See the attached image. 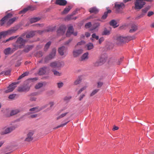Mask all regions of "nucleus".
<instances>
[{
  "label": "nucleus",
  "mask_w": 154,
  "mask_h": 154,
  "mask_svg": "<svg viewBox=\"0 0 154 154\" xmlns=\"http://www.w3.org/2000/svg\"><path fill=\"white\" fill-rule=\"evenodd\" d=\"M26 42V40L23 39L22 37L18 38L15 44L13 45L14 48L12 49V52H14L18 49L23 48Z\"/></svg>",
  "instance_id": "f257e3e1"
},
{
  "label": "nucleus",
  "mask_w": 154,
  "mask_h": 154,
  "mask_svg": "<svg viewBox=\"0 0 154 154\" xmlns=\"http://www.w3.org/2000/svg\"><path fill=\"white\" fill-rule=\"evenodd\" d=\"M135 37L134 36H128L127 37L119 36L116 39L117 42L118 44L128 42L129 41L135 39Z\"/></svg>",
  "instance_id": "f03ea898"
},
{
  "label": "nucleus",
  "mask_w": 154,
  "mask_h": 154,
  "mask_svg": "<svg viewBox=\"0 0 154 154\" xmlns=\"http://www.w3.org/2000/svg\"><path fill=\"white\" fill-rule=\"evenodd\" d=\"M125 5L122 2H116L114 4L115 12L117 13H121L125 8Z\"/></svg>",
  "instance_id": "7ed1b4c3"
},
{
  "label": "nucleus",
  "mask_w": 154,
  "mask_h": 154,
  "mask_svg": "<svg viewBox=\"0 0 154 154\" xmlns=\"http://www.w3.org/2000/svg\"><path fill=\"white\" fill-rule=\"evenodd\" d=\"M107 58V55L106 54H102L100 56L99 61H97L94 64L96 66H98L104 63L106 61Z\"/></svg>",
  "instance_id": "20e7f679"
},
{
  "label": "nucleus",
  "mask_w": 154,
  "mask_h": 154,
  "mask_svg": "<svg viewBox=\"0 0 154 154\" xmlns=\"http://www.w3.org/2000/svg\"><path fill=\"white\" fill-rule=\"evenodd\" d=\"M134 2V9L135 10H140L145 5V3L142 0H135Z\"/></svg>",
  "instance_id": "39448f33"
},
{
  "label": "nucleus",
  "mask_w": 154,
  "mask_h": 154,
  "mask_svg": "<svg viewBox=\"0 0 154 154\" xmlns=\"http://www.w3.org/2000/svg\"><path fill=\"white\" fill-rule=\"evenodd\" d=\"M50 31L49 29H46L44 30H39L38 31H31L28 33L26 36V38H30L34 36L36 32H38L41 34L43 32H48Z\"/></svg>",
  "instance_id": "423d86ee"
},
{
  "label": "nucleus",
  "mask_w": 154,
  "mask_h": 154,
  "mask_svg": "<svg viewBox=\"0 0 154 154\" xmlns=\"http://www.w3.org/2000/svg\"><path fill=\"white\" fill-rule=\"evenodd\" d=\"M16 128V127L15 126L5 127L3 129V133L4 134L9 133L15 130Z\"/></svg>",
  "instance_id": "0eeeda50"
},
{
  "label": "nucleus",
  "mask_w": 154,
  "mask_h": 154,
  "mask_svg": "<svg viewBox=\"0 0 154 154\" xmlns=\"http://www.w3.org/2000/svg\"><path fill=\"white\" fill-rule=\"evenodd\" d=\"M12 14L11 13H8L6 16L4 17L0 21V25L1 26H3L8 19L12 17Z\"/></svg>",
  "instance_id": "6e6552de"
},
{
  "label": "nucleus",
  "mask_w": 154,
  "mask_h": 154,
  "mask_svg": "<svg viewBox=\"0 0 154 154\" xmlns=\"http://www.w3.org/2000/svg\"><path fill=\"white\" fill-rule=\"evenodd\" d=\"M83 52V50L82 49H74L73 50L72 54L74 57H76L81 54Z\"/></svg>",
  "instance_id": "1a4fd4ad"
},
{
  "label": "nucleus",
  "mask_w": 154,
  "mask_h": 154,
  "mask_svg": "<svg viewBox=\"0 0 154 154\" xmlns=\"http://www.w3.org/2000/svg\"><path fill=\"white\" fill-rule=\"evenodd\" d=\"M17 84V82H14L10 85L8 87V89L5 91V92L8 93L12 91L16 87V85Z\"/></svg>",
  "instance_id": "9d476101"
},
{
  "label": "nucleus",
  "mask_w": 154,
  "mask_h": 154,
  "mask_svg": "<svg viewBox=\"0 0 154 154\" xmlns=\"http://www.w3.org/2000/svg\"><path fill=\"white\" fill-rule=\"evenodd\" d=\"M42 109V108L40 107L39 106H37L33 107L30 109L29 111L31 112H29L28 113V114L29 115L32 113L38 112Z\"/></svg>",
  "instance_id": "9b49d317"
},
{
  "label": "nucleus",
  "mask_w": 154,
  "mask_h": 154,
  "mask_svg": "<svg viewBox=\"0 0 154 154\" xmlns=\"http://www.w3.org/2000/svg\"><path fill=\"white\" fill-rule=\"evenodd\" d=\"M66 27L64 26H61L57 30V35H62L65 32Z\"/></svg>",
  "instance_id": "f8f14e48"
},
{
  "label": "nucleus",
  "mask_w": 154,
  "mask_h": 154,
  "mask_svg": "<svg viewBox=\"0 0 154 154\" xmlns=\"http://www.w3.org/2000/svg\"><path fill=\"white\" fill-rule=\"evenodd\" d=\"M56 53V49L54 48H53L51 52L49 54V56L46 57L45 58V60H50L54 58V57L55 56Z\"/></svg>",
  "instance_id": "ddd939ff"
},
{
  "label": "nucleus",
  "mask_w": 154,
  "mask_h": 154,
  "mask_svg": "<svg viewBox=\"0 0 154 154\" xmlns=\"http://www.w3.org/2000/svg\"><path fill=\"white\" fill-rule=\"evenodd\" d=\"M34 133L32 131L29 132L27 134V137L25 140V141L27 142H29L33 140L32 136Z\"/></svg>",
  "instance_id": "4468645a"
},
{
  "label": "nucleus",
  "mask_w": 154,
  "mask_h": 154,
  "mask_svg": "<svg viewBox=\"0 0 154 154\" xmlns=\"http://www.w3.org/2000/svg\"><path fill=\"white\" fill-rule=\"evenodd\" d=\"M15 32V30H14L11 29L2 32H1L3 37H5L7 35L11 34L12 33H14Z\"/></svg>",
  "instance_id": "2eb2a0df"
},
{
  "label": "nucleus",
  "mask_w": 154,
  "mask_h": 154,
  "mask_svg": "<svg viewBox=\"0 0 154 154\" xmlns=\"http://www.w3.org/2000/svg\"><path fill=\"white\" fill-rule=\"evenodd\" d=\"M66 50L67 48L63 46L59 48L58 52L60 55L62 56L66 53Z\"/></svg>",
  "instance_id": "dca6fc26"
},
{
  "label": "nucleus",
  "mask_w": 154,
  "mask_h": 154,
  "mask_svg": "<svg viewBox=\"0 0 154 154\" xmlns=\"http://www.w3.org/2000/svg\"><path fill=\"white\" fill-rule=\"evenodd\" d=\"M48 68L46 67H43L40 68L38 72V74L40 75H42L45 74Z\"/></svg>",
  "instance_id": "f3484780"
},
{
  "label": "nucleus",
  "mask_w": 154,
  "mask_h": 154,
  "mask_svg": "<svg viewBox=\"0 0 154 154\" xmlns=\"http://www.w3.org/2000/svg\"><path fill=\"white\" fill-rule=\"evenodd\" d=\"M67 3L66 0H56L55 3L60 6H65Z\"/></svg>",
  "instance_id": "a211bd4d"
},
{
  "label": "nucleus",
  "mask_w": 154,
  "mask_h": 154,
  "mask_svg": "<svg viewBox=\"0 0 154 154\" xmlns=\"http://www.w3.org/2000/svg\"><path fill=\"white\" fill-rule=\"evenodd\" d=\"M73 29L72 26H70L68 28V30L66 33V35L67 37H69L70 35L73 33Z\"/></svg>",
  "instance_id": "6ab92c4d"
},
{
  "label": "nucleus",
  "mask_w": 154,
  "mask_h": 154,
  "mask_svg": "<svg viewBox=\"0 0 154 154\" xmlns=\"http://www.w3.org/2000/svg\"><path fill=\"white\" fill-rule=\"evenodd\" d=\"M88 52H86L84 53L81 57V60L84 61L87 60L88 58Z\"/></svg>",
  "instance_id": "aec40b11"
},
{
  "label": "nucleus",
  "mask_w": 154,
  "mask_h": 154,
  "mask_svg": "<svg viewBox=\"0 0 154 154\" xmlns=\"http://www.w3.org/2000/svg\"><path fill=\"white\" fill-rule=\"evenodd\" d=\"M17 18L14 17L10 19L7 22L6 24L8 26H9L13 23L17 19Z\"/></svg>",
  "instance_id": "412c9836"
},
{
  "label": "nucleus",
  "mask_w": 154,
  "mask_h": 154,
  "mask_svg": "<svg viewBox=\"0 0 154 154\" xmlns=\"http://www.w3.org/2000/svg\"><path fill=\"white\" fill-rule=\"evenodd\" d=\"M33 47V46L32 45H28L26 46L23 50V51L25 53H27L29 51L31 50Z\"/></svg>",
  "instance_id": "4be33fe9"
},
{
  "label": "nucleus",
  "mask_w": 154,
  "mask_h": 154,
  "mask_svg": "<svg viewBox=\"0 0 154 154\" xmlns=\"http://www.w3.org/2000/svg\"><path fill=\"white\" fill-rule=\"evenodd\" d=\"M89 11L91 13L97 14L99 11V10L95 7H94L90 8Z\"/></svg>",
  "instance_id": "5701e85b"
},
{
  "label": "nucleus",
  "mask_w": 154,
  "mask_h": 154,
  "mask_svg": "<svg viewBox=\"0 0 154 154\" xmlns=\"http://www.w3.org/2000/svg\"><path fill=\"white\" fill-rule=\"evenodd\" d=\"M12 52V49L10 48H6L4 50V53L6 55H8L13 53Z\"/></svg>",
  "instance_id": "b1692460"
},
{
  "label": "nucleus",
  "mask_w": 154,
  "mask_h": 154,
  "mask_svg": "<svg viewBox=\"0 0 154 154\" xmlns=\"http://www.w3.org/2000/svg\"><path fill=\"white\" fill-rule=\"evenodd\" d=\"M117 23L116 21L114 20H112L110 22V24L113 27L116 28L118 26V25H117Z\"/></svg>",
  "instance_id": "393cba45"
},
{
  "label": "nucleus",
  "mask_w": 154,
  "mask_h": 154,
  "mask_svg": "<svg viewBox=\"0 0 154 154\" xmlns=\"http://www.w3.org/2000/svg\"><path fill=\"white\" fill-rule=\"evenodd\" d=\"M71 6H69L66 7L65 8L62 12V13L63 14H66L71 9Z\"/></svg>",
  "instance_id": "a878e982"
},
{
  "label": "nucleus",
  "mask_w": 154,
  "mask_h": 154,
  "mask_svg": "<svg viewBox=\"0 0 154 154\" xmlns=\"http://www.w3.org/2000/svg\"><path fill=\"white\" fill-rule=\"evenodd\" d=\"M137 27L135 25H132L131 26V29L130 30V32L131 33L137 30Z\"/></svg>",
  "instance_id": "bb28decb"
},
{
  "label": "nucleus",
  "mask_w": 154,
  "mask_h": 154,
  "mask_svg": "<svg viewBox=\"0 0 154 154\" xmlns=\"http://www.w3.org/2000/svg\"><path fill=\"white\" fill-rule=\"evenodd\" d=\"M111 11L110 10H108L107 12H104V14L103 15L102 17V19H105L106 18L107 16V14L108 13H110L111 12Z\"/></svg>",
  "instance_id": "cd10ccee"
},
{
  "label": "nucleus",
  "mask_w": 154,
  "mask_h": 154,
  "mask_svg": "<svg viewBox=\"0 0 154 154\" xmlns=\"http://www.w3.org/2000/svg\"><path fill=\"white\" fill-rule=\"evenodd\" d=\"M52 71L53 72L54 75L57 76H60L62 75V73L54 69H52Z\"/></svg>",
  "instance_id": "c85d7f7f"
},
{
  "label": "nucleus",
  "mask_w": 154,
  "mask_h": 154,
  "mask_svg": "<svg viewBox=\"0 0 154 154\" xmlns=\"http://www.w3.org/2000/svg\"><path fill=\"white\" fill-rule=\"evenodd\" d=\"M86 47L88 50H90L94 48V45L93 43H89L86 45Z\"/></svg>",
  "instance_id": "c756f323"
},
{
  "label": "nucleus",
  "mask_w": 154,
  "mask_h": 154,
  "mask_svg": "<svg viewBox=\"0 0 154 154\" xmlns=\"http://www.w3.org/2000/svg\"><path fill=\"white\" fill-rule=\"evenodd\" d=\"M51 44V42L50 41L48 42L45 45L44 48V50L45 51H46L48 48H49L50 45Z\"/></svg>",
  "instance_id": "7c9ffc66"
},
{
  "label": "nucleus",
  "mask_w": 154,
  "mask_h": 154,
  "mask_svg": "<svg viewBox=\"0 0 154 154\" xmlns=\"http://www.w3.org/2000/svg\"><path fill=\"white\" fill-rule=\"evenodd\" d=\"M20 112V110L19 109H15L12 110L11 112V115L13 116L16 115Z\"/></svg>",
  "instance_id": "2f4dec72"
},
{
  "label": "nucleus",
  "mask_w": 154,
  "mask_h": 154,
  "mask_svg": "<svg viewBox=\"0 0 154 154\" xmlns=\"http://www.w3.org/2000/svg\"><path fill=\"white\" fill-rule=\"evenodd\" d=\"M40 19V18L39 17H34L30 19V21L31 23H32L38 21Z\"/></svg>",
  "instance_id": "473e14b6"
},
{
  "label": "nucleus",
  "mask_w": 154,
  "mask_h": 154,
  "mask_svg": "<svg viewBox=\"0 0 154 154\" xmlns=\"http://www.w3.org/2000/svg\"><path fill=\"white\" fill-rule=\"evenodd\" d=\"M57 62V68H59L63 66H64V63L63 61Z\"/></svg>",
  "instance_id": "72a5a7b5"
},
{
  "label": "nucleus",
  "mask_w": 154,
  "mask_h": 154,
  "mask_svg": "<svg viewBox=\"0 0 154 154\" xmlns=\"http://www.w3.org/2000/svg\"><path fill=\"white\" fill-rule=\"evenodd\" d=\"M110 31L106 29H105L102 33V35H108L110 34Z\"/></svg>",
  "instance_id": "f704fd0d"
},
{
  "label": "nucleus",
  "mask_w": 154,
  "mask_h": 154,
  "mask_svg": "<svg viewBox=\"0 0 154 154\" xmlns=\"http://www.w3.org/2000/svg\"><path fill=\"white\" fill-rule=\"evenodd\" d=\"M81 81V79L80 77H79L74 82V83L75 85H77L79 84Z\"/></svg>",
  "instance_id": "c9c22d12"
},
{
  "label": "nucleus",
  "mask_w": 154,
  "mask_h": 154,
  "mask_svg": "<svg viewBox=\"0 0 154 154\" xmlns=\"http://www.w3.org/2000/svg\"><path fill=\"white\" fill-rule=\"evenodd\" d=\"M43 85V84L42 83H39L35 85V88L36 89H39L42 87Z\"/></svg>",
  "instance_id": "e433bc0d"
},
{
  "label": "nucleus",
  "mask_w": 154,
  "mask_h": 154,
  "mask_svg": "<svg viewBox=\"0 0 154 154\" xmlns=\"http://www.w3.org/2000/svg\"><path fill=\"white\" fill-rule=\"evenodd\" d=\"M29 8L28 7L26 8H25L23 9L20 12L19 14H24L27 11L29 10Z\"/></svg>",
  "instance_id": "4c0bfd02"
},
{
  "label": "nucleus",
  "mask_w": 154,
  "mask_h": 154,
  "mask_svg": "<svg viewBox=\"0 0 154 154\" xmlns=\"http://www.w3.org/2000/svg\"><path fill=\"white\" fill-rule=\"evenodd\" d=\"M68 112H66L64 113H63L60 115L59 116H58L57 117V120H58L60 118H62L65 116L67 114Z\"/></svg>",
  "instance_id": "58836bf2"
},
{
  "label": "nucleus",
  "mask_w": 154,
  "mask_h": 154,
  "mask_svg": "<svg viewBox=\"0 0 154 154\" xmlns=\"http://www.w3.org/2000/svg\"><path fill=\"white\" fill-rule=\"evenodd\" d=\"M50 66L52 68H57V62H54L51 63Z\"/></svg>",
  "instance_id": "ea45409f"
},
{
  "label": "nucleus",
  "mask_w": 154,
  "mask_h": 154,
  "mask_svg": "<svg viewBox=\"0 0 154 154\" xmlns=\"http://www.w3.org/2000/svg\"><path fill=\"white\" fill-rule=\"evenodd\" d=\"M43 53L42 51H39L37 52L36 55V56L38 57H42L43 55Z\"/></svg>",
  "instance_id": "a19ab883"
},
{
  "label": "nucleus",
  "mask_w": 154,
  "mask_h": 154,
  "mask_svg": "<svg viewBox=\"0 0 154 154\" xmlns=\"http://www.w3.org/2000/svg\"><path fill=\"white\" fill-rule=\"evenodd\" d=\"M17 37H18L17 35L15 36H11V37H10L8 39H7V41H8H8H10L16 38H17Z\"/></svg>",
  "instance_id": "79ce46f5"
},
{
  "label": "nucleus",
  "mask_w": 154,
  "mask_h": 154,
  "mask_svg": "<svg viewBox=\"0 0 154 154\" xmlns=\"http://www.w3.org/2000/svg\"><path fill=\"white\" fill-rule=\"evenodd\" d=\"M99 89H96L94 90L91 93L90 96H92L95 94L98 91Z\"/></svg>",
  "instance_id": "37998d69"
},
{
  "label": "nucleus",
  "mask_w": 154,
  "mask_h": 154,
  "mask_svg": "<svg viewBox=\"0 0 154 154\" xmlns=\"http://www.w3.org/2000/svg\"><path fill=\"white\" fill-rule=\"evenodd\" d=\"M68 122H66L64 124H61V125H58L57 127H56V128H54V129H55L58 128H60V127H63L64 125H66Z\"/></svg>",
  "instance_id": "c03bdc74"
},
{
  "label": "nucleus",
  "mask_w": 154,
  "mask_h": 154,
  "mask_svg": "<svg viewBox=\"0 0 154 154\" xmlns=\"http://www.w3.org/2000/svg\"><path fill=\"white\" fill-rule=\"evenodd\" d=\"M87 87L86 86H84L82 88H81L78 91V94H79L80 93H81L82 91H83V90H85L86 88Z\"/></svg>",
  "instance_id": "a18cd8bd"
},
{
  "label": "nucleus",
  "mask_w": 154,
  "mask_h": 154,
  "mask_svg": "<svg viewBox=\"0 0 154 154\" xmlns=\"http://www.w3.org/2000/svg\"><path fill=\"white\" fill-rule=\"evenodd\" d=\"M58 87L60 88L62 87L63 85V83L62 82H58L57 83Z\"/></svg>",
  "instance_id": "49530a36"
},
{
  "label": "nucleus",
  "mask_w": 154,
  "mask_h": 154,
  "mask_svg": "<svg viewBox=\"0 0 154 154\" xmlns=\"http://www.w3.org/2000/svg\"><path fill=\"white\" fill-rule=\"evenodd\" d=\"M100 25V24L98 23H95L93 25V27L94 29H95L97 27H98Z\"/></svg>",
  "instance_id": "de8ad7c7"
},
{
  "label": "nucleus",
  "mask_w": 154,
  "mask_h": 154,
  "mask_svg": "<svg viewBox=\"0 0 154 154\" xmlns=\"http://www.w3.org/2000/svg\"><path fill=\"white\" fill-rule=\"evenodd\" d=\"M18 91L19 92L25 91L23 86L19 87L18 89Z\"/></svg>",
  "instance_id": "09e8293b"
},
{
  "label": "nucleus",
  "mask_w": 154,
  "mask_h": 154,
  "mask_svg": "<svg viewBox=\"0 0 154 154\" xmlns=\"http://www.w3.org/2000/svg\"><path fill=\"white\" fill-rule=\"evenodd\" d=\"M28 8H29V10H30L31 11H32L36 9V8L35 6L34 7H32V6H29L28 7Z\"/></svg>",
  "instance_id": "8fccbe9b"
},
{
  "label": "nucleus",
  "mask_w": 154,
  "mask_h": 154,
  "mask_svg": "<svg viewBox=\"0 0 154 154\" xmlns=\"http://www.w3.org/2000/svg\"><path fill=\"white\" fill-rule=\"evenodd\" d=\"M92 37L93 38H95L97 40L99 39V36L96 35L95 33H94L92 35Z\"/></svg>",
  "instance_id": "3c124183"
},
{
  "label": "nucleus",
  "mask_w": 154,
  "mask_h": 154,
  "mask_svg": "<svg viewBox=\"0 0 154 154\" xmlns=\"http://www.w3.org/2000/svg\"><path fill=\"white\" fill-rule=\"evenodd\" d=\"M15 96L16 94H11L9 96L8 98L9 99H13L15 98Z\"/></svg>",
  "instance_id": "603ef678"
},
{
  "label": "nucleus",
  "mask_w": 154,
  "mask_h": 154,
  "mask_svg": "<svg viewBox=\"0 0 154 154\" xmlns=\"http://www.w3.org/2000/svg\"><path fill=\"white\" fill-rule=\"evenodd\" d=\"M72 98L71 96H66L64 98V100L66 101L69 100Z\"/></svg>",
  "instance_id": "864d4df0"
},
{
  "label": "nucleus",
  "mask_w": 154,
  "mask_h": 154,
  "mask_svg": "<svg viewBox=\"0 0 154 154\" xmlns=\"http://www.w3.org/2000/svg\"><path fill=\"white\" fill-rule=\"evenodd\" d=\"M91 26V24L90 22H88L86 24L85 27L86 28H88L90 27Z\"/></svg>",
  "instance_id": "5fc2aeb1"
},
{
  "label": "nucleus",
  "mask_w": 154,
  "mask_h": 154,
  "mask_svg": "<svg viewBox=\"0 0 154 154\" xmlns=\"http://www.w3.org/2000/svg\"><path fill=\"white\" fill-rule=\"evenodd\" d=\"M24 88V89L25 91H28L29 89V87L28 86H23Z\"/></svg>",
  "instance_id": "6e6d98bb"
},
{
  "label": "nucleus",
  "mask_w": 154,
  "mask_h": 154,
  "mask_svg": "<svg viewBox=\"0 0 154 154\" xmlns=\"http://www.w3.org/2000/svg\"><path fill=\"white\" fill-rule=\"evenodd\" d=\"M149 10V8L146 7V8H144L143 9L142 11L143 12L145 13H146Z\"/></svg>",
  "instance_id": "4d7b16f0"
},
{
  "label": "nucleus",
  "mask_w": 154,
  "mask_h": 154,
  "mask_svg": "<svg viewBox=\"0 0 154 154\" xmlns=\"http://www.w3.org/2000/svg\"><path fill=\"white\" fill-rule=\"evenodd\" d=\"M85 42L84 41H81L80 42H79L77 44V45L75 46V47H76L77 45H81L84 44H85Z\"/></svg>",
  "instance_id": "13d9d810"
},
{
  "label": "nucleus",
  "mask_w": 154,
  "mask_h": 154,
  "mask_svg": "<svg viewBox=\"0 0 154 154\" xmlns=\"http://www.w3.org/2000/svg\"><path fill=\"white\" fill-rule=\"evenodd\" d=\"M11 72V71L10 70H8L5 71V75H9Z\"/></svg>",
  "instance_id": "bf43d9fd"
},
{
  "label": "nucleus",
  "mask_w": 154,
  "mask_h": 154,
  "mask_svg": "<svg viewBox=\"0 0 154 154\" xmlns=\"http://www.w3.org/2000/svg\"><path fill=\"white\" fill-rule=\"evenodd\" d=\"M104 40V38L103 37L100 38L99 40V43L101 44Z\"/></svg>",
  "instance_id": "052dcab7"
},
{
  "label": "nucleus",
  "mask_w": 154,
  "mask_h": 154,
  "mask_svg": "<svg viewBox=\"0 0 154 154\" xmlns=\"http://www.w3.org/2000/svg\"><path fill=\"white\" fill-rule=\"evenodd\" d=\"M36 100V98L35 97H31L30 99V100L31 101H35Z\"/></svg>",
  "instance_id": "680f3d73"
},
{
  "label": "nucleus",
  "mask_w": 154,
  "mask_h": 154,
  "mask_svg": "<svg viewBox=\"0 0 154 154\" xmlns=\"http://www.w3.org/2000/svg\"><path fill=\"white\" fill-rule=\"evenodd\" d=\"M97 86L98 87L100 88V87L103 85V83L101 82H99L98 83Z\"/></svg>",
  "instance_id": "e2e57ef3"
},
{
  "label": "nucleus",
  "mask_w": 154,
  "mask_h": 154,
  "mask_svg": "<svg viewBox=\"0 0 154 154\" xmlns=\"http://www.w3.org/2000/svg\"><path fill=\"white\" fill-rule=\"evenodd\" d=\"M72 40V39H69L65 42L64 44L65 45H68Z\"/></svg>",
  "instance_id": "0e129e2a"
},
{
  "label": "nucleus",
  "mask_w": 154,
  "mask_h": 154,
  "mask_svg": "<svg viewBox=\"0 0 154 154\" xmlns=\"http://www.w3.org/2000/svg\"><path fill=\"white\" fill-rule=\"evenodd\" d=\"M153 14V12L152 11H149L148 13L147 16L148 17H150L151 15H152Z\"/></svg>",
  "instance_id": "69168bd1"
},
{
  "label": "nucleus",
  "mask_w": 154,
  "mask_h": 154,
  "mask_svg": "<svg viewBox=\"0 0 154 154\" xmlns=\"http://www.w3.org/2000/svg\"><path fill=\"white\" fill-rule=\"evenodd\" d=\"M37 114H33V115H31L30 116V118H36L37 117Z\"/></svg>",
  "instance_id": "338daca9"
},
{
  "label": "nucleus",
  "mask_w": 154,
  "mask_h": 154,
  "mask_svg": "<svg viewBox=\"0 0 154 154\" xmlns=\"http://www.w3.org/2000/svg\"><path fill=\"white\" fill-rule=\"evenodd\" d=\"M85 96V95L83 94L81 95L79 97V100H81Z\"/></svg>",
  "instance_id": "774afa93"
}]
</instances>
